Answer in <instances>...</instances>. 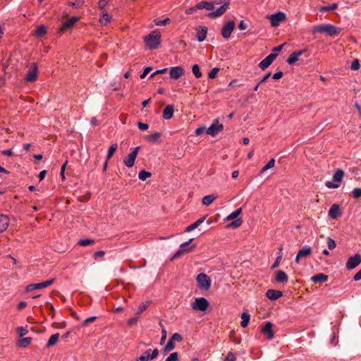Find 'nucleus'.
<instances>
[{
  "label": "nucleus",
  "instance_id": "obj_50",
  "mask_svg": "<svg viewBox=\"0 0 361 361\" xmlns=\"http://www.w3.org/2000/svg\"><path fill=\"white\" fill-rule=\"evenodd\" d=\"M149 303H150V302H149V301L142 302L139 306L138 311H137V314H140V313L142 312L143 311H145L148 307Z\"/></svg>",
  "mask_w": 361,
  "mask_h": 361
},
{
  "label": "nucleus",
  "instance_id": "obj_57",
  "mask_svg": "<svg viewBox=\"0 0 361 361\" xmlns=\"http://www.w3.org/2000/svg\"><path fill=\"white\" fill-rule=\"evenodd\" d=\"M108 3L109 0H99L98 2V8L103 10Z\"/></svg>",
  "mask_w": 361,
  "mask_h": 361
},
{
  "label": "nucleus",
  "instance_id": "obj_10",
  "mask_svg": "<svg viewBox=\"0 0 361 361\" xmlns=\"http://www.w3.org/2000/svg\"><path fill=\"white\" fill-rule=\"evenodd\" d=\"M140 149V147H135L133 151L128 155V157L124 158L123 163L127 167L131 168L134 166L135 160Z\"/></svg>",
  "mask_w": 361,
  "mask_h": 361
},
{
  "label": "nucleus",
  "instance_id": "obj_36",
  "mask_svg": "<svg viewBox=\"0 0 361 361\" xmlns=\"http://www.w3.org/2000/svg\"><path fill=\"white\" fill-rule=\"evenodd\" d=\"M31 341H32V338H30V337L23 338L18 341V344L20 347L25 348L30 345V343H31Z\"/></svg>",
  "mask_w": 361,
  "mask_h": 361
},
{
  "label": "nucleus",
  "instance_id": "obj_43",
  "mask_svg": "<svg viewBox=\"0 0 361 361\" xmlns=\"http://www.w3.org/2000/svg\"><path fill=\"white\" fill-rule=\"evenodd\" d=\"M243 224V219L241 218L236 219L235 221H232L229 224L227 225V228H235L239 227Z\"/></svg>",
  "mask_w": 361,
  "mask_h": 361
},
{
  "label": "nucleus",
  "instance_id": "obj_42",
  "mask_svg": "<svg viewBox=\"0 0 361 361\" xmlns=\"http://www.w3.org/2000/svg\"><path fill=\"white\" fill-rule=\"evenodd\" d=\"M279 255L278 257H276L275 262H274V264H272L271 266V269H274L276 267H279L281 259H282V250L283 248L282 247H279Z\"/></svg>",
  "mask_w": 361,
  "mask_h": 361
},
{
  "label": "nucleus",
  "instance_id": "obj_27",
  "mask_svg": "<svg viewBox=\"0 0 361 361\" xmlns=\"http://www.w3.org/2000/svg\"><path fill=\"white\" fill-rule=\"evenodd\" d=\"M311 280L312 282L317 283H324L326 282L328 280V276H326L324 274L320 273L318 274H316L313 276L311 278Z\"/></svg>",
  "mask_w": 361,
  "mask_h": 361
},
{
  "label": "nucleus",
  "instance_id": "obj_35",
  "mask_svg": "<svg viewBox=\"0 0 361 361\" xmlns=\"http://www.w3.org/2000/svg\"><path fill=\"white\" fill-rule=\"evenodd\" d=\"M111 20V16L109 15L107 13H103L102 16L99 18V23L102 25H106Z\"/></svg>",
  "mask_w": 361,
  "mask_h": 361
},
{
  "label": "nucleus",
  "instance_id": "obj_3",
  "mask_svg": "<svg viewBox=\"0 0 361 361\" xmlns=\"http://www.w3.org/2000/svg\"><path fill=\"white\" fill-rule=\"evenodd\" d=\"M161 34L157 30H154L149 35L144 37L143 39L145 43V46L149 49H156L159 47L161 44Z\"/></svg>",
  "mask_w": 361,
  "mask_h": 361
},
{
  "label": "nucleus",
  "instance_id": "obj_41",
  "mask_svg": "<svg viewBox=\"0 0 361 361\" xmlns=\"http://www.w3.org/2000/svg\"><path fill=\"white\" fill-rule=\"evenodd\" d=\"M192 72L196 78H200L202 75L200 66L197 64H195L192 66Z\"/></svg>",
  "mask_w": 361,
  "mask_h": 361
},
{
  "label": "nucleus",
  "instance_id": "obj_33",
  "mask_svg": "<svg viewBox=\"0 0 361 361\" xmlns=\"http://www.w3.org/2000/svg\"><path fill=\"white\" fill-rule=\"evenodd\" d=\"M59 338V333L54 334L52 336H51V337L49 338V339L48 340V342L47 343V347L49 348V347H51V346H53L54 345H55L56 343V342L58 341Z\"/></svg>",
  "mask_w": 361,
  "mask_h": 361
},
{
  "label": "nucleus",
  "instance_id": "obj_9",
  "mask_svg": "<svg viewBox=\"0 0 361 361\" xmlns=\"http://www.w3.org/2000/svg\"><path fill=\"white\" fill-rule=\"evenodd\" d=\"M38 66L37 63H32L29 71L25 75V80L28 82H34L37 78Z\"/></svg>",
  "mask_w": 361,
  "mask_h": 361
},
{
  "label": "nucleus",
  "instance_id": "obj_22",
  "mask_svg": "<svg viewBox=\"0 0 361 361\" xmlns=\"http://www.w3.org/2000/svg\"><path fill=\"white\" fill-rule=\"evenodd\" d=\"M9 224V218L7 215L0 214V233L4 231Z\"/></svg>",
  "mask_w": 361,
  "mask_h": 361
},
{
  "label": "nucleus",
  "instance_id": "obj_58",
  "mask_svg": "<svg viewBox=\"0 0 361 361\" xmlns=\"http://www.w3.org/2000/svg\"><path fill=\"white\" fill-rule=\"evenodd\" d=\"M83 4H84L83 1L78 0L75 2H69L68 5L75 7V8H79V7L82 6L83 5Z\"/></svg>",
  "mask_w": 361,
  "mask_h": 361
},
{
  "label": "nucleus",
  "instance_id": "obj_34",
  "mask_svg": "<svg viewBox=\"0 0 361 361\" xmlns=\"http://www.w3.org/2000/svg\"><path fill=\"white\" fill-rule=\"evenodd\" d=\"M242 212V208H239L231 213L226 218V221H232L236 219Z\"/></svg>",
  "mask_w": 361,
  "mask_h": 361
},
{
  "label": "nucleus",
  "instance_id": "obj_15",
  "mask_svg": "<svg viewBox=\"0 0 361 361\" xmlns=\"http://www.w3.org/2000/svg\"><path fill=\"white\" fill-rule=\"evenodd\" d=\"M361 263V256L359 254H355L353 256L350 257L346 263L345 267L347 269H353L358 266Z\"/></svg>",
  "mask_w": 361,
  "mask_h": 361
},
{
  "label": "nucleus",
  "instance_id": "obj_64",
  "mask_svg": "<svg viewBox=\"0 0 361 361\" xmlns=\"http://www.w3.org/2000/svg\"><path fill=\"white\" fill-rule=\"evenodd\" d=\"M353 279L355 281L361 280V269L354 275Z\"/></svg>",
  "mask_w": 361,
  "mask_h": 361
},
{
  "label": "nucleus",
  "instance_id": "obj_38",
  "mask_svg": "<svg viewBox=\"0 0 361 361\" xmlns=\"http://www.w3.org/2000/svg\"><path fill=\"white\" fill-rule=\"evenodd\" d=\"M117 149H118V145L116 143H114L109 147V148L108 149V152H107V157H106L107 160L111 159V157L113 156V154L117 150Z\"/></svg>",
  "mask_w": 361,
  "mask_h": 361
},
{
  "label": "nucleus",
  "instance_id": "obj_62",
  "mask_svg": "<svg viewBox=\"0 0 361 361\" xmlns=\"http://www.w3.org/2000/svg\"><path fill=\"white\" fill-rule=\"evenodd\" d=\"M206 130V128L204 126H201L197 128L195 130V134L196 135H201Z\"/></svg>",
  "mask_w": 361,
  "mask_h": 361
},
{
  "label": "nucleus",
  "instance_id": "obj_63",
  "mask_svg": "<svg viewBox=\"0 0 361 361\" xmlns=\"http://www.w3.org/2000/svg\"><path fill=\"white\" fill-rule=\"evenodd\" d=\"M247 27V23H245L244 20H241L238 24V28L240 30H244Z\"/></svg>",
  "mask_w": 361,
  "mask_h": 361
},
{
  "label": "nucleus",
  "instance_id": "obj_48",
  "mask_svg": "<svg viewBox=\"0 0 361 361\" xmlns=\"http://www.w3.org/2000/svg\"><path fill=\"white\" fill-rule=\"evenodd\" d=\"M94 243V240L91 239H82L78 242V245L80 246H87Z\"/></svg>",
  "mask_w": 361,
  "mask_h": 361
},
{
  "label": "nucleus",
  "instance_id": "obj_24",
  "mask_svg": "<svg viewBox=\"0 0 361 361\" xmlns=\"http://www.w3.org/2000/svg\"><path fill=\"white\" fill-rule=\"evenodd\" d=\"M173 105H168L163 111L162 116L164 119L169 120L172 118L173 115Z\"/></svg>",
  "mask_w": 361,
  "mask_h": 361
},
{
  "label": "nucleus",
  "instance_id": "obj_5",
  "mask_svg": "<svg viewBox=\"0 0 361 361\" xmlns=\"http://www.w3.org/2000/svg\"><path fill=\"white\" fill-rule=\"evenodd\" d=\"M209 307V302L204 298H196L191 305V307L195 311H205Z\"/></svg>",
  "mask_w": 361,
  "mask_h": 361
},
{
  "label": "nucleus",
  "instance_id": "obj_47",
  "mask_svg": "<svg viewBox=\"0 0 361 361\" xmlns=\"http://www.w3.org/2000/svg\"><path fill=\"white\" fill-rule=\"evenodd\" d=\"M159 325L162 328V330H161L162 336H161V338L160 343L163 344L165 342L166 339L167 333H166V330L164 328V326H163L161 322H159Z\"/></svg>",
  "mask_w": 361,
  "mask_h": 361
},
{
  "label": "nucleus",
  "instance_id": "obj_52",
  "mask_svg": "<svg viewBox=\"0 0 361 361\" xmlns=\"http://www.w3.org/2000/svg\"><path fill=\"white\" fill-rule=\"evenodd\" d=\"M219 70L220 69L219 68H214L208 74L209 78H210V79L215 78L217 73H219Z\"/></svg>",
  "mask_w": 361,
  "mask_h": 361
},
{
  "label": "nucleus",
  "instance_id": "obj_4",
  "mask_svg": "<svg viewBox=\"0 0 361 361\" xmlns=\"http://www.w3.org/2000/svg\"><path fill=\"white\" fill-rule=\"evenodd\" d=\"M196 280L197 286L200 289H203L205 290L209 289L212 282L210 278L206 274H199L197 276Z\"/></svg>",
  "mask_w": 361,
  "mask_h": 361
},
{
  "label": "nucleus",
  "instance_id": "obj_37",
  "mask_svg": "<svg viewBox=\"0 0 361 361\" xmlns=\"http://www.w3.org/2000/svg\"><path fill=\"white\" fill-rule=\"evenodd\" d=\"M275 165V159H271L269 162L263 166L260 170V173H264L266 171L273 168Z\"/></svg>",
  "mask_w": 361,
  "mask_h": 361
},
{
  "label": "nucleus",
  "instance_id": "obj_13",
  "mask_svg": "<svg viewBox=\"0 0 361 361\" xmlns=\"http://www.w3.org/2000/svg\"><path fill=\"white\" fill-rule=\"evenodd\" d=\"M235 27V23L232 20L228 21L221 28V34L224 39H228Z\"/></svg>",
  "mask_w": 361,
  "mask_h": 361
},
{
  "label": "nucleus",
  "instance_id": "obj_25",
  "mask_svg": "<svg viewBox=\"0 0 361 361\" xmlns=\"http://www.w3.org/2000/svg\"><path fill=\"white\" fill-rule=\"evenodd\" d=\"M79 18L76 16L72 17L66 22H64L61 27V30H66L71 27L78 20Z\"/></svg>",
  "mask_w": 361,
  "mask_h": 361
},
{
  "label": "nucleus",
  "instance_id": "obj_56",
  "mask_svg": "<svg viewBox=\"0 0 361 361\" xmlns=\"http://www.w3.org/2000/svg\"><path fill=\"white\" fill-rule=\"evenodd\" d=\"M182 339H183L182 336L178 333L173 334L170 338V340L172 341L173 343L175 341H181Z\"/></svg>",
  "mask_w": 361,
  "mask_h": 361
},
{
  "label": "nucleus",
  "instance_id": "obj_12",
  "mask_svg": "<svg viewBox=\"0 0 361 361\" xmlns=\"http://www.w3.org/2000/svg\"><path fill=\"white\" fill-rule=\"evenodd\" d=\"M54 281H55L54 279H51L50 280L43 281L42 283L30 284L26 287V291L31 292L36 289H41V288H47V287L49 286L50 285H51Z\"/></svg>",
  "mask_w": 361,
  "mask_h": 361
},
{
  "label": "nucleus",
  "instance_id": "obj_2",
  "mask_svg": "<svg viewBox=\"0 0 361 361\" xmlns=\"http://www.w3.org/2000/svg\"><path fill=\"white\" fill-rule=\"evenodd\" d=\"M341 31V29L336 27L331 24H322L314 25L312 27V33H325L331 37L338 36Z\"/></svg>",
  "mask_w": 361,
  "mask_h": 361
},
{
  "label": "nucleus",
  "instance_id": "obj_29",
  "mask_svg": "<svg viewBox=\"0 0 361 361\" xmlns=\"http://www.w3.org/2000/svg\"><path fill=\"white\" fill-rule=\"evenodd\" d=\"M161 136V134L160 133H154L147 135L145 139L150 143H155L159 140Z\"/></svg>",
  "mask_w": 361,
  "mask_h": 361
},
{
  "label": "nucleus",
  "instance_id": "obj_23",
  "mask_svg": "<svg viewBox=\"0 0 361 361\" xmlns=\"http://www.w3.org/2000/svg\"><path fill=\"white\" fill-rule=\"evenodd\" d=\"M305 51V50H300L299 51L292 53L287 59L288 64H293L295 63L299 57Z\"/></svg>",
  "mask_w": 361,
  "mask_h": 361
},
{
  "label": "nucleus",
  "instance_id": "obj_49",
  "mask_svg": "<svg viewBox=\"0 0 361 361\" xmlns=\"http://www.w3.org/2000/svg\"><path fill=\"white\" fill-rule=\"evenodd\" d=\"M326 243L329 249L331 250H334L336 246L335 241L330 237L327 238Z\"/></svg>",
  "mask_w": 361,
  "mask_h": 361
},
{
  "label": "nucleus",
  "instance_id": "obj_61",
  "mask_svg": "<svg viewBox=\"0 0 361 361\" xmlns=\"http://www.w3.org/2000/svg\"><path fill=\"white\" fill-rule=\"evenodd\" d=\"M137 126H138V128L140 130H146L148 129L149 128V126L148 124L147 123H142V122H139L137 123Z\"/></svg>",
  "mask_w": 361,
  "mask_h": 361
},
{
  "label": "nucleus",
  "instance_id": "obj_19",
  "mask_svg": "<svg viewBox=\"0 0 361 361\" xmlns=\"http://www.w3.org/2000/svg\"><path fill=\"white\" fill-rule=\"evenodd\" d=\"M273 324L270 322H267L264 326L261 329L262 333L267 336L269 340H271L274 338V333L272 331Z\"/></svg>",
  "mask_w": 361,
  "mask_h": 361
},
{
  "label": "nucleus",
  "instance_id": "obj_32",
  "mask_svg": "<svg viewBox=\"0 0 361 361\" xmlns=\"http://www.w3.org/2000/svg\"><path fill=\"white\" fill-rule=\"evenodd\" d=\"M250 314L247 312H243L241 314L242 321L240 322V326L243 328H245L247 326L249 321H250Z\"/></svg>",
  "mask_w": 361,
  "mask_h": 361
},
{
  "label": "nucleus",
  "instance_id": "obj_18",
  "mask_svg": "<svg viewBox=\"0 0 361 361\" xmlns=\"http://www.w3.org/2000/svg\"><path fill=\"white\" fill-rule=\"evenodd\" d=\"M184 74V70L181 66H175L171 68L169 76L171 79L177 80Z\"/></svg>",
  "mask_w": 361,
  "mask_h": 361
},
{
  "label": "nucleus",
  "instance_id": "obj_31",
  "mask_svg": "<svg viewBox=\"0 0 361 361\" xmlns=\"http://www.w3.org/2000/svg\"><path fill=\"white\" fill-rule=\"evenodd\" d=\"M207 28L203 27L201 30L197 32V38L199 42H202L207 37Z\"/></svg>",
  "mask_w": 361,
  "mask_h": 361
},
{
  "label": "nucleus",
  "instance_id": "obj_40",
  "mask_svg": "<svg viewBox=\"0 0 361 361\" xmlns=\"http://www.w3.org/2000/svg\"><path fill=\"white\" fill-rule=\"evenodd\" d=\"M337 8H338V4L336 3H334V4H331V6H321L319 8V11L326 12V11H334V10L336 9Z\"/></svg>",
  "mask_w": 361,
  "mask_h": 361
},
{
  "label": "nucleus",
  "instance_id": "obj_46",
  "mask_svg": "<svg viewBox=\"0 0 361 361\" xmlns=\"http://www.w3.org/2000/svg\"><path fill=\"white\" fill-rule=\"evenodd\" d=\"M170 22H171V20L169 18H165L164 20H154V23L157 26L166 25L169 24Z\"/></svg>",
  "mask_w": 361,
  "mask_h": 361
},
{
  "label": "nucleus",
  "instance_id": "obj_8",
  "mask_svg": "<svg viewBox=\"0 0 361 361\" xmlns=\"http://www.w3.org/2000/svg\"><path fill=\"white\" fill-rule=\"evenodd\" d=\"M268 18L269 19L272 27H277L279 25L281 22L286 20V16L283 12L279 11L276 13L269 16Z\"/></svg>",
  "mask_w": 361,
  "mask_h": 361
},
{
  "label": "nucleus",
  "instance_id": "obj_26",
  "mask_svg": "<svg viewBox=\"0 0 361 361\" xmlns=\"http://www.w3.org/2000/svg\"><path fill=\"white\" fill-rule=\"evenodd\" d=\"M276 281L278 283H286L288 281L287 274L282 270L276 272Z\"/></svg>",
  "mask_w": 361,
  "mask_h": 361
},
{
  "label": "nucleus",
  "instance_id": "obj_54",
  "mask_svg": "<svg viewBox=\"0 0 361 361\" xmlns=\"http://www.w3.org/2000/svg\"><path fill=\"white\" fill-rule=\"evenodd\" d=\"M352 194L354 198H359L361 197V188H355L352 191Z\"/></svg>",
  "mask_w": 361,
  "mask_h": 361
},
{
  "label": "nucleus",
  "instance_id": "obj_28",
  "mask_svg": "<svg viewBox=\"0 0 361 361\" xmlns=\"http://www.w3.org/2000/svg\"><path fill=\"white\" fill-rule=\"evenodd\" d=\"M206 219V216H203L200 219H199L198 220H197L195 222H194L193 224L189 225L188 226H187L185 228V231L186 232H190L193 230H195V228H197L201 224H202L204 220Z\"/></svg>",
  "mask_w": 361,
  "mask_h": 361
},
{
  "label": "nucleus",
  "instance_id": "obj_17",
  "mask_svg": "<svg viewBox=\"0 0 361 361\" xmlns=\"http://www.w3.org/2000/svg\"><path fill=\"white\" fill-rule=\"evenodd\" d=\"M277 56V53H271L269 54L264 59H263L259 63V67L262 71H264L267 68L272 62L275 60Z\"/></svg>",
  "mask_w": 361,
  "mask_h": 361
},
{
  "label": "nucleus",
  "instance_id": "obj_51",
  "mask_svg": "<svg viewBox=\"0 0 361 361\" xmlns=\"http://www.w3.org/2000/svg\"><path fill=\"white\" fill-rule=\"evenodd\" d=\"M178 354L176 352L172 353L166 359L165 361H178Z\"/></svg>",
  "mask_w": 361,
  "mask_h": 361
},
{
  "label": "nucleus",
  "instance_id": "obj_55",
  "mask_svg": "<svg viewBox=\"0 0 361 361\" xmlns=\"http://www.w3.org/2000/svg\"><path fill=\"white\" fill-rule=\"evenodd\" d=\"M235 360H236V357L232 352H229L227 354L226 358L224 360V361H235Z\"/></svg>",
  "mask_w": 361,
  "mask_h": 361
},
{
  "label": "nucleus",
  "instance_id": "obj_44",
  "mask_svg": "<svg viewBox=\"0 0 361 361\" xmlns=\"http://www.w3.org/2000/svg\"><path fill=\"white\" fill-rule=\"evenodd\" d=\"M151 176H152L151 173H149L147 171H145V170H142L138 174V178L141 180H145L147 178L151 177Z\"/></svg>",
  "mask_w": 361,
  "mask_h": 361
},
{
  "label": "nucleus",
  "instance_id": "obj_59",
  "mask_svg": "<svg viewBox=\"0 0 361 361\" xmlns=\"http://www.w3.org/2000/svg\"><path fill=\"white\" fill-rule=\"evenodd\" d=\"M17 331L20 337L27 334V329L23 326L18 327Z\"/></svg>",
  "mask_w": 361,
  "mask_h": 361
},
{
  "label": "nucleus",
  "instance_id": "obj_6",
  "mask_svg": "<svg viewBox=\"0 0 361 361\" xmlns=\"http://www.w3.org/2000/svg\"><path fill=\"white\" fill-rule=\"evenodd\" d=\"M344 173L341 169H337L333 176L334 180L337 182L336 183H332L331 181L326 182L325 185L328 188H337L340 185V183L341 182Z\"/></svg>",
  "mask_w": 361,
  "mask_h": 361
},
{
  "label": "nucleus",
  "instance_id": "obj_53",
  "mask_svg": "<svg viewBox=\"0 0 361 361\" xmlns=\"http://www.w3.org/2000/svg\"><path fill=\"white\" fill-rule=\"evenodd\" d=\"M350 68L353 71H357L360 68V63L358 59H354L351 63Z\"/></svg>",
  "mask_w": 361,
  "mask_h": 361
},
{
  "label": "nucleus",
  "instance_id": "obj_39",
  "mask_svg": "<svg viewBox=\"0 0 361 361\" xmlns=\"http://www.w3.org/2000/svg\"><path fill=\"white\" fill-rule=\"evenodd\" d=\"M47 32V28L44 25H39L35 30V35L38 37H42Z\"/></svg>",
  "mask_w": 361,
  "mask_h": 361
},
{
  "label": "nucleus",
  "instance_id": "obj_21",
  "mask_svg": "<svg viewBox=\"0 0 361 361\" xmlns=\"http://www.w3.org/2000/svg\"><path fill=\"white\" fill-rule=\"evenodd\" d=\"M340 215V207L338 204H334L329 210V216L332 219H336Z\"/></svg>",
  "mask_w": 361,
  "mask_h": 361
},
{
  "label": "nucleus",
  "instance_id": "obj_16",
  "mask_svg": "<svg viewBox=\"0 0 361 361\" xmlns=\"http://www.w3.org/2000/svg\"><path fill=\"white\" fill-rule=\"evenodd\" d=\"M312 253V247L309 245L303 246L298 252L295 257V262L298 263L300 259L307 258Z\"/></svg>",
  "mask_w": 361,
  "mask_h": 361
},
{
  "label": "nucleus",
  "instance_id": "obj_7",
  "mask_svg": "<svg viewBox=\"0 0 361 361\" xmlns=\"http://www.w3.org/2000/svg\"><path fill=\"white\" fill-rule=\"evenodd\" d=\"M193 240V238H190L188 241L185 242L180 245V249L174 254V255L172 257V259L178 258L180 256H182L183 254L190 252L195 247V245H193L190 247H186Z\"/></svg>",
  "mask_w": 361,
  "mask_h": 361
},
{
  "label": "nucleus",
  "instance_id": "obj_1",
  "mask_svg": "<svg viewBox=\"0 0 361 361\" xmlns=\"http://www.w3.org/2000/svg\"><path fill=\"white\" fill-rule=\"evenodd\" d=\"M228 3L226 0H214L212 1H200L196 4L198 9L213 11L207 16L210 18H215L222 16L227 10Z\"/></svg>",
  "mask_w": 361,
  "mask_h": 361
},
{
  "label": "nucleus",
  "instance_id": "obj_14",
  "mask_svg": "<svg viewBox=\"0 0 361 361\" xmlns=\"http://www.w3.org/2000/svg\"><path fill=\"white\" fill-rule=\"evenodd\" d=\"M224 129V126L219 123V121L215 119L212 124L207 129V133L212 136H216Z\"/></svg>",
  "mask_w": 361,
  "mask_h": 361
},
{
  "label": "nucleus",
  "instance_id": "obj_45",
  "mask_svg": "<svg viewBox=\"0 0 361 361\" xmlns=\"http://www.w3.org/2000/svg\"><path fill=\"white\" fill-rule=\"evenodd\" d=\"M175 348V343L169 339L164 349V353H167Z\"/></svg>",
  "mask_w": 361,
  "mask_h": 361
},
{
  "label": "nucleus",
  "instance_id": "obj_30",
  "mask_svg": "<svg viewBox=\"0 0 361 361\" xmlns=\"http://www.w3.org/2000/svg\"><path fill=\"white\" fill-rule=\"evenodd\" d=\"M216 196L214 195H206L202 198V202L204 205L209 206L214 202V200H216Z\"/></svg>",
  "mask_w": 361,
  "mask_h": 361
},
{
  "label": "nucleus",
  "instance_id": "obj_60",
  "mask_svg": "<svg viewBox=\"0 0 361 361\" xmlns=\"http://www.w3.org/2000/svg\"><path fill=\"white\" fill-rule=\"evenodd\" d=\"M151 71H152V67H146V68L144 69V71H143L142 73L140 75V78H141V79L145 78L147 76V74H148Z\"/></svg>",
  "mask_w": 361,
  "mask_h": 361
},
{
  "label": "nucleus",
  "instance_id": "obj_20",
  "mask_svg": "<svg viewBox=\"0 0 361 361\" xmlns=\"http://www.w3.org/2000/svg\"><path fill=\"white\" fill-rule=\"evenodd\" d=\"M282 295L283 293L281 290H276L273 289H269L266 293V296L271 300H277Z\"/></svg>",
  "mask_w": 361,
  "mask_h": 361
},
{
  "label": "nucleus",
  "instance_id": "obj_11",
  "mask_svg": "<svg viewBox=\"0 0 361 361\" xmlns=\"http://www.w3.org/2000/svg\"><path fill=\"white\" fill-rule=\"evenodd\" d=\"M159 354V350L157 348L151 350V349L146 350L144 352L142 355L138 357L136 360L137 361H148L149 360H153L157 357Z\"/></svg>",
  "mask_w": 361,
  "mask_h": 361
}]
</instances>
